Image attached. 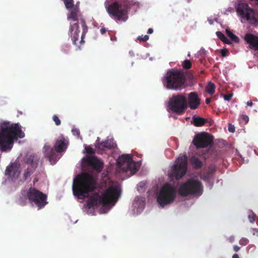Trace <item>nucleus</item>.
<instances>
[{
  "mask_svg": "<svg viewBox=\"0 0 258 258\" xmlns=\"http://www.w3.org/2000/svg\"><path fill=\"white\" fill-rule=\"evenodd\" d=\"M25 137L19 123L3 122L0 126V149L2 151L10 150L15 141Z\"/></svg>",
  "mask_w": 258,
  "mask_h": 258,
  "instance_id": "nucleus-1",
  "label": "nucleus"
},
{
  "mask_svg": "<svg viewBox=\"0 0 258 258\" xmlns=\"http://www.w3.org/2000/svg\"><path fill=\"white\" fill-rule=\"evenodd\" d=\"M203 192V186L201 181L190 179L183 183L178 189V194L183 197L188 195L199 197Z\"/></svg>",
  "mask_w": 258,
  "mask_h": 258,
  "instance_id": "nucleus-8",
  "label": "nucleus"
},
{
  "mask_svg": "<svg viewBox=\"0 0 258 258\" xmlns=\"http://www.w3.org/2000/svg\"><path fill=\"white\" fill-rule=\"evenodd\" d=\"M176 194L175 187L169 183H166L161 188L157 195V201L161 207H164L174 201Z\"/></svg>",
  "mask_w": 258,
  "mask_h": 258,
  "instance_id": "nucleus-10",
  "label": "nucleus"
},
{
  "mask_svg": "<svg viewBox=\"0 0 258 258\" xmlns=\"http://www.w3.org/2000/svg\"><path fill=\"white\" fill-rule=\"evenodd\" d=\"M240 247H239L237 245H234L233 246V249L235 251V252H237L240 249Z\"/></svg>",
  "mask_w": 258,
  "mask_h": 258,
  "instance_id": "nucleus-44",
  "label": "nucleus"
},
{
  "mask_svg": "<svg viewBox=\"0 0 258 258\" xmlns=\"http://www.w3.org/2000/svg\"><path fill=\"white\" fill-rule=\"evenodd\" d=\"M249 240L246 238H242L240 239L239 243L241 245H246L248 244Z\"/></svg>",
  "mask_w": 258,
  "mask_h": 258,
  "instance_id": "nucleus-32",
  "label": "nucleus"
},
{
  "mask_svg": "<svg viewBox=\"0 0 258 258\" xmlns=\"http://www.w3.org/2000/svg\"><path fill=\"white\" fill-rule=\"evenodd\" d=\"M205 102L207 104H209L211 102V98H206Z\"/></svg>",
  "mask_w": 258,
  "mask_h": 258,
  "instance_id": "nucleus-46",
  "label": "nucleus"
},
{
  "mask_svg": "<svg viewBox=\"0 0 258 258\" xmlns=\"http://www.w3.org/2000/svg\"><path fill=\"white\" fill-rule=\"evenodd\" d=\"M52 119L57 126L60 124L61 121L57 115H54L52 117Z\"/></svg>",
  "mask_w": 258,
  "mask_h": 258,
  "instance_id": "nucleus-31",
  "label": "nucleus"
},
{
  "mask_svg": "<svg viewBox=\"0 0 258 258\" xmlns=\"http://www.w3.org/2000/svg\"><path fill=\"white\" fill-rule=\"evenodd\" d=\"M116 146L113 140H106L101 143H97L96 147L101 150L112 149Z\"/></svg>",
  "mask_w": 258,
  "mask_h": 258,
  "instance_id": "nucleus-20",
  "label": "nucleus"
},
{
  "mask_svg": "<svg viewBox=\"0 0 258 258\" xmlns=\"http://www.w3.org/2000/svg\"><path fill=\"white\" fill-rule=\"evenodd\" d=\"M68 19H72L75 21L74 24H71L69 29V35H71L73 43L74 45H78L77 41L79 37L80 30L79 29V22L82 28V33L81 35V39L79 42L81 45L85 42L84 38L88 32V27L84 18L81 14L79 9L77 8H71L70 12L68 15Z\"/></svg>",
  "mask_w": 258,
  "mask_h": 258,
  "instance_id": "nucleus-3",
  "label": "nucleus"
},
{
  "mask_svg": "<svg viewBox=\"0 0 258 258\" xmlns=\"http://www.w3.org/2000/svg\"><path fill=\"white\" fill-rule=\"evenodd\" d=\"M63 2L67 9H70L74 8V0H64Z\"/></svg>",
  "mask_w": 258,
  "mask_h": 258,
  "instance_id": "nucleus-29",
  "label": "nucleus"
},
{
  "mask_svg": "<svg viewBox=\"0 0 258 258\" xmlns=\"http://www.w3.org/2000/svg\"><path fill=\"white\" fill-rule=\"evenodd\" d=\"M126 8L121 2H114L106 6L107 13L116 22H125L127 20L128 13Z\"/></svg>",
  "mask_w": 258,
  "mask_h": 258,
  "instance_id": "nucleus-9",
  "label": "nucleus"
},
{
  "mask_svg": "<svg viewBox=\"0 0 258 258\" xmlns=\"http://www.w3.org/2000/svg\"><path fill=\"white\" fill-rule=\"evenodd\" d=\"M206 91L208 94L213 95L215 91V85L214 84L211 82H209L206 87Z\"/></svg>",
  "mask_w": 258,
  "mask_h": 258,
  "instance_id": "nucleus-25",
  "label": "nucleus"
},
{
  "mask_svg": "<svg viewBox=\"0 0 258 258\" xmlns=\"http://www.w3.org/2000/svg\"><path fill=\"white\" fill-rule=\"evenodd\" d=\"M216 35L217 37L222 41L223 39H225V36L224 35L223 33L220 31L216 32Z\"/></svg>",
  "mask_w": 258,
  "mask_h": 258,
  "instance_id": "nucleus-33",
  "label": "nucleus"
},
{
  "mask_svg": "<svg viewBox=\"0 0 258 258\" xmlns=\"http://www.w3.org/2000/svg\"><path fill=\"white\" fill-rule=\"evenodd\" d=\"M122 4H124V5L127 7V12L128 13L130 9H131L133 7H136L137 8L139 7V3L137 2H134L133 0H123L121 1Z\"/></svg>",
  "mask_w": 258,
  "mask_h": 258,
  "instance_id": "nucleus-24",
  "label": "nucleus"
},
{
  "mask_svg": "<svg viewBox=\"0 0 258 258\" xmlns=\"http://www.w3.org/2000/svg\"><path fill=\"white\" fill-rule=\"evenodd\" d=\"M232 258H239V257L238 254L235 253L233 254V255L232 256Z\"/></svg>",
  "mask_w": 258,
  "mask_h": 258,
  "instance_id": "nucleus-48",
  "label": "nucleus"
},
{
  "mask_svg": "<svg viewBox=\"0 0 258 258\" xmlns=\"http://www.w3.org/2000/svg\"><path fill=\"white\" fill-rule=\"evenodd\" d=\"M149 38V37L148 35H145L144 36H138V39L140 40V41H142L143 42H146L147 41Z\"/></svg>",
  "mask_w": 258,
  "mask_h": 258,
  "instance_id": "nucleus-34",
  "label": "nucleus"
},
{
  "mask_svg": "<svg viewBox=\"0 0 258 258\" xmlns=\"http://www.w3.org/2000/svg\"><path fill=\"white\" fill-rule=\"evenodd\" d=\"M96 179L94 175L88 173L79 174L74 181V195L80 199H84L89 192L96 188Z\"/></svg>",
  "mask_w": 258,
  "mask_h": 258,
  "instance_id": "nucleus-4",
  "label": "nucleus"
},
{
  "mask_svg": "<svg viewBox=\"0 0 258 258\" xmlns=\"http://www.w3.org/2000/svg\"><path fill=\"white\" fill-rule=\"evenodd\" d=\"M5 173L6 175L11 176L13 178H17L20 175V172L17 166L12 165L7 167Z\"/></svg>",
  "mask_w": 258,
  "mask_h": 258,
  "instance_id": "nucleus-21",
  "label": "nucleus"
},
{
  "mask_svg": "<svg viewBox=\"0 0 258 258\" xmlns=\"http://www.w3.org/2000/svg\"><path fill=\"white\" fill-rule=\"evenodd\" d=\"M87 164L92 167V168L100 172L102 171L103 167V162L95 156H87L85 159Z\"/></svg>",
  "mask_w": 258,
  "mask_h": 258,
  "instance_id": "nucleus-17",
  "label": "nucleus"
},
{
  "mask_svg": "<svg viewBox=\"0 0 258 258\" xmlns=\"http://www.w3.org/2000/svg\"><path fill=\"white\" fill-rule=\"evenodd\" d=\"M120 196L119 189L117 186H110L101 195L98 192L93 193L86 201L88 208H97L102 205L107 206L112 203H115Z\"/></svg>",
  "mask_w": 258,
  "mask_h": 258,
  "instance_id": "nucleus-2",
  "label": "nucleus"
},
{
  "mask_svg": "<svg viewBox=\"0 0 258 258\" xmlns=\"http://www.w3.org/2000/svg\"><path fill=\"white\" fill-rule=\"evenodd\" d=\"M190 163L195 169H200L203 166V162L199 158L192 156L190 159Z\"/></svg>",
  "mask_w": 258,
  "mask_h": 258,
  "instance_id": "nucleus-22",
  "label": "nucleus"
},
{
  "mask_svg": "<svg viewBox=\"0 0 258 258\" xmlns=\"http://www.w3.org/2000/svg\"><path fill=\"white\" fill-rule=\"evenodd\" d=\"M207 122V119L201 117L194 116L192 117V123L195 126H201Z\"/></svg>",
  "mask_w": 258,
  "mask_h": 258,
  "instance_id": "nucleus-23",
  "label": "nucleus"
},
{
  "mask_svg": "<svg viewBox=\"0 0 258 258\" xmlns=\"http://www.w3.org/2000/svg\"><path fill=\"white\" fill-rule=\"evenodd\" d=\"M85 151L88 154H93L94 153V149L90 146L86 147Z\"/></svg>",
  "mask_w": 258,
  "mask_h": 258,
  "instance_id": "nucleus-35",
  "label": "nucleus"
},
{
  "mask_svg": "<svg viewBox=\"0 0 258 258\" xmlns=\"http://www.w3.org/2000/svg\"><path fill=\"white\" fill-rule=\"evenodd\" d=\"M100 33L102 34H104L106 32V29L104 27H102L100 30Z\"/></svg>",
  "mask_w": 258,
  "mask_h": 258,
  "instance_id": "nucleus-42",
  "label": "nucleus"
},
{
  "mask_svg": "<svg viewBox=\"0 0 258 258\" xmlns=\"http://www.w3.org/2000/svg\"><path fill=\"white\" fill-rule=\"evenodd\" d=\"M228 131L230 132L233 133L235 131L234 126H231V125L229 126Z\"/></svg>",
  "mask_w": 258,
  "mask_h": 258,
  "instance_id": "nucleus-43",
  "label": "nucleus"
},
{
  "mask_svg": "<svg viewBox=\"0 0 258 258\" xmlns=\"http://www.w3.org/2000/svg\"><path fill=\"white\" fill-rule=\"evenodd\" d=\"M72 132L73 134L74 135H76L77 136H80V131L78 129L74 128V129H73L72 130Z\"/></svg>",
  "mask_w": 258,
  "mask_h": 258,
  "instance_id": "nucleus-39",
  "label": "nucleus"
},
{
  "mask_svg": "<svg viewBox=\"0 0 258 258\" xmlns=\"http://www.w3.org/2000/svg\"><path fill=\"white\" fill-rule=\"evenodd\" d=\"M28 201L30 203L35 204L39 210L48 204L46 195L32 187L22 190L19 204L21 206H25Z\"/></svg>",
  "mask_w": 258,
  "mask_h": 258,
  "instance_id": "nucleus-5",
  "label": "nucleus"
},
{
  "mask_svg": "<svg viewBox=\"0 0 258 258\" xmlns=\"http://www.w3.org/2000/svg\"><path fill=\"white\" fill-rule=\"evenodd\" d=\"M67 148V143L63 136L57 139L54 145V149L47 144L44 146L43 149L45 156L47 158L51 164L56 163L58 157V153L65 151Z\"/></svg>",
  "mask_w": 258,
  "mask_h": 258,
  "instance_id": "nucleus-7",
  "label": "nucleus"
},
{
  "mask_svg": "<svg viewBox=\"0 0 258 258\" xmlns=\"http://www.w3.org/2000/svg\"><path fill=\"white\" fill-rule=\"evenodd\" d=\"M153 32V30L152 28H149L148 30L147 33L148 34H152Z\"/></svg>",
  "mask_w": 258,
  "mask_h": 258,
  "instance_id": "nucleus-47",
  "label": "nucleus"
},
{
  "mask_svg": "<svg viewBox=\"0 0 258 258\" xmlns=\"http://www.w3.org/2000/svg\"><path fill=\"white\" fill-rule=\"evenodd\" d=\"M246 104L247 106H252L253 105V103H252V101L249 100L247 102Z\"/></svg>",
  "mask_w": 258,
  "mask_h": 258,
  "instance_id": "nucleus-45",
  "label": "nucleus"
},
{
  "mask_svg": "<svg viewBox=\"0 0 258 258\" xmlns=\"http://www.w3.org/2000/svg\"><path fill=\"white\" fill-rule=\"evenodd\" d=\"M256 215L252 211L250 212V214L248 216V218L250 223H253L255 220Z\"/></svg>",
  "mask_w": 258,
  "mask_h": 258,
  "instance_id": "nucleus-30",
  "label": "nucleus"
},
{
  "mask_svg": "<svg viewBox=\"0 0 258 258\" xmlns=\"http://www.w3.org/2000/svg\"><path fill=\"white\" fill-rule=\"evenodd\" d=\"M232 96H233V94H232V93L226 94V95H224V98L226 101H229L231 99Z\"/></svg>",
  "mask_w": 258,
  "mask_h": 258,
  "instance_id": "nucleus-38",
  "label": "nucleus"
},
{
  "mask_svg": "<svg viewBox=\"0 0 258 258\" xmlns=\"http://www.w3.org/2000/svg\"><path fill=\"white\" fill-rule=\"evenodd\" d=\"M241 118L244 120L245 121V122L246 123H247L248 122V120H249V117L247 115H242L241 116Z\"/></svg>",
  "mask_w": 258,
  "mask_h": 258,
  "instance_id": "nucleus-40",
  "label": "nucleus"
},
{
  "mask_svg": "<svg viewBox=\"0 0 258 258\" xmlns=\"http://www.w3.org/2000/svg\"><path fill=\"white\" fill-rule=\"evenodd\" d=\"M40 159V157L35 154H31L26 157L25 162L29 164V166L24 171L23 177L24 180H26L36 170Z\"/></svg>",
  "mask_w": 258,
  "mask_h": 258,
  "instance_id": "nucleus-15",
  "label": "nucleus"
},
{
  "mask_svg": "<svg viewBox=\"0 0 258 258\" xmlns=\"http://www.w3.org/2000/svg\"><path fill=\"white\" fill-rule=\"evenodd\" d=\"M162 82L167 89L178 90L184 85L185 77L182 70L171 69L167 71Z\"/></svg>",
  "mask_w": 258,
  "mask_h": 258,
  "instance_id": "nucleus-6",
  "label": "nucleus"
},
{
  "mask_svg": "<svg viewBox=\"0 0 258 258\" xmlns=\"http://www.w3.org/2000/svg\"><path fill=\"white\" fill-rule=\"evenodd\" d=\"M215 171V169L213 167L210 166L209 168L208 171L203 175V179L204 180L209 179L212 176L213 173Z\"/></svg>",
  "mask_w": 258,
  "mask_h": 258,
  "instance_id": "nucleus-26",
  "label": "nucleus"
},
{
  "mask_svg": "<svg viewBox=\"0 0 258 258\" xmlns=\"http://www.w3.org/2000/svg\"><path fill=\"white\" fill-rule=\"evenodd\" d=\"M118 166L124 171H130L132 174H135L138 168L133 160L132 156L130 154H123L119 157L117 160Z\"/></svg>",
  "mask_w": 258,
  "mask_h": 258,
  "instance_id": "nucleus-14",
  "label": "nucleus"
},
{
  "mask_svg": "<svg viewBox=\"0 0 258 258\" xmlns=\"http://www.w3.org/2000/svg\"><path fill=\"white\" fill-rule=\"evenodd\" d=\"M187 107L186 96L182 93L173 95L168 101L169 109L173 113L181 114Z\"/></svg>",
  "mask_w": 258,
  "mask_h": 258,
  "instance_id": "nucleus-11",
  "label": "nucleus"
},
{
  "mask_svg": "<svg viewBox=\"0 0 258 258\" xmlns=\"http://www.w3.org/2000/svg\"><path fill=\"white\" fill-rule=\"evenodd\" d=\"M187 106L191 109H197L201 104V100L198 94L196 92H191L187 96Z\"/></svg>",
  "mask_w": 258,
  "mask_h": 258,
  "instance_id": "nucleus-18",
  "label": "nucleus"
},
{
  "mask_svg": "<svg viewBox=\"0 0 258 258\" xmlns=\"http://www.w3.org/2000/svg\"><path fill=\"white\" fill-rule=\"evenodd\" d=\"M228 51L227 49H222L221 50V54L223 57H225L228 55Z\"/></svg>",
  "mask_w": 258,
  "mask_h": 258,
  "instance_id": "nucleus-36",
  "label": "nucleus"
},
{
  "mask_svg": "<svg viewBox=\"0 0 258 258\" xmlns=\"http://www.w3.org/2000/svg\"><path fill=\"white\" fill-rule=\"evenodd\" d=\"M191 61L188 59H185L184 60L182 63V66L183 68V69L186 70H188L191 68Z\"/></svg>",
  "mask_w": 258,
  "mask_h": 258,
  "instance_id": "nucleus-28",
  "label": "nucleus"
},
{
  "mask_svg": "<svg viewBox=\"0 0 258 258\" xmlns=\"http://www.w3.org/2000/svg\"><path fill=\"white\" fill-rule=\"evenodd\" d=\"M213 141V137L205 132L196 135L192 140L193 144L197 149L205 148L211 146Z\"/></svg>",
  "mask_w": 258,
  "mask_h": 258,
  "instance_id": "nucleus-16",
  "label": "nucleus"
},
{
  "mask_svg": "<svg viewBox=\"0 0 258 258\" xmlns=\"http://www.w3.org/2000/svg\"><path fill=\"white\" fill-rule=\"evenodd\" d=\"M244 40L249 45V48L255 51L258 50V37L251 33H247L244 37Z\"/></svg>",
  "mask_w": 258,
  "mask_h": 258,
  "instance_id": "nucleus-19",
  "label": "nucleus"
},
{
  "mask_svg": "<svg viewBox=\"0 0 258 258\" xmlns=\"http://www.w3.org/2000/svg\"><path fill=\"white\" fill-rule=\"evenodd\" d=\"M187 156L186 155L179 156L173 166L170 177L178 180L185 175L187 171Z\"/></svg>",
  "mask_w": 258,
  "mask_h": 258,
  "instance_id": "nucleus-12",
  "label": "nucleus"
},
{
  "mask_svg": "<svg viewBox=\"0 0 258 258\" xmlns=\"http://www.w3.org/2000/svg\"><path fill=\"white\" fill-rule=\"evenodd\" d=\"M226 32L228 36L231 39L232 41L236 43H239V38L235 34H234L230 30L226 29Z\"/></svg>",
  "mask_w": 258,
  "mask_h": 258,
  "instance_id": "nucleus-27",
  "label": "nucleus"
},
{
  "mask_svg": "<svg viewBox=\"0 0 258 258\" xmlns=\"http://www.w3.org/2000/svg\"><path fill=\"white\" fill-rule=\"evenodd\" d=\"M250 231L253 236L258 237V228H251Z\"/></svg>",
  "mask_w": 258,
  "mask_h": 258,
  "instance_id": "nucleus-37",
  "label": "nucleus"
},
{
  "mask_svg": "<svg viewBox=\"0 0 258 258\" xmlns=\"http://www.w3.org/2000/svg\"><path fill=\"white\" fill-rule=\"evenodd\" d=\"M222 41L224 43H226V44H231V41L227 38H226V37H225V39H223V40H222Z\"/></svg>",
  "mask_w": 258,
  "mask_h": 258,
  "instance_id": "nucleus-41",
  "label": "nucleus"
},
{
  "mask_svg": "<svg viewBox=\"0 0 258 258\" xmlns=\"http://www.w3.org/2000/svg\"><path fill=\"white\" fill-rule=\"evenodd\" d=\"M237 12L242 19L246 20L250 24L258 26V20L254 10L246 3H240L237 8Z\"/></svg>",
  "mask_w": 258,
  "mask_h": 258,
  "instance_id": "nucleus-13",
  "label": "nucleus"
}]
</instances>
